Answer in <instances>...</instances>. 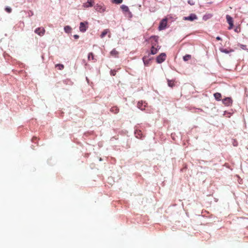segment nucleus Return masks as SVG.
I'll use <instances>...</instances> for the list:
<instances>
[{
    "mask_svg": "<svg viewBox=\"0 0 248 248\" xmlns=\"http://www.w3.org/2000/svg\"><path fill=\"white\" fill-rule=\"evenodd\" d=\"M110 111L114 114H117L119 111V109L117 107L114 106L110 108Z\"/></svg>",
    "mask_w": 248,
    "mask_h": 248,
    "instance_id": "f8f14e48",
    "label": "nucleus"
},
{
    "mask_svg": "<svg viewBox=\"0 0 248 248\" xmlns=\"http://www.w3.org/2000/svg\"><path fill=\"white\" fill-rule=\"evenodd\" d=\"M74 37L76 39H78L79 38V36L78 35H74Z\"/></svg>",
    "mask_w": 248,
    "mask_h": 248,
    "instance_id": "cd10ccee",
    "label": "nucleus"
},
{
    "mask_svg": "<svg viewBox=\"0 0 248 248\" xmlns=\"http://www.w3.org/2000/svg\"><path fill=\"white\" fill-rule=\"evenodd\" d=\"M112 3L115 4H121L123 2V0H112Z\"/></svg>",
    "mask_w": 248,
    "mask_h": 248,
    "instance_id": "b1692460",
    "label": "nucleus"
},
{
    "mask_svg": "<svg viewBox=\"0 0 248 248\" xmlns=\"http://www.w3.org/2000/svg\"><path fill=\"white\" fill-rule=\"evenodd\" d=\"M166 58V55L164 53H162L159 56H158L156 58V62L158 63H161L165 60Z\"/></svg>",
    "mask_w": 248,
    "mask_h": 248,
    "instance_id": "7ed1b4c3",
    "label": "nucleus"
},
{
    "mask_svg": "<svg viewBox=\"0 0 248 248\" xmlns=\"http://www.w3.org/2000/svg\"><path fill=\"white\" fill-rule=\"evenodd\" d=\"M88 59L89 61H90L91 60H93V54L92 52L89 53Z\"/></svg>",
    "mask_w": 248,
    "mask_h": 248,
    "instance_id": "5701e85b",
    "label": "nucleus"
},
{
    "mask_svg": "<svg viewBox=\"0 0 248 248\" xmlns=\"http://www.w3.org/2000/svg\"><path fill=\"white\" fill-rule=\"evenodd\" d=\"M93 0H88L86 4H85V6L87 7H92L93 6Z\"/></svg>",
    "mask_w": 248,
    "mask_h": 248,
    "instance_id": "2eb2a0df",
    "label": "nucleus"
},
{
    "mask_svg": "<svg viewBox=\"0 0 248 248\" xmlns=\"http://www.w3.org/2000/svg\"><path fill=\"white\" fill-rule=\"evenodd\" d=\"M35 32L38 34L39 35L42 36L44 35L45 32V30L44 28H38L35 29Z\"/></svg>",
    "mask_w": 248,
    "mask_h": 248,
    "instance_id": "6e6552de",
    "label": "nucleus"
},
{
    "mask_svg": "<svg viewBox=\"0 0 248 248\" xmlns=\"http://www.w3.org/2000/svg\"><path fill=\"white\" fill-rule=\"evenodd\" d=\"M168 84L169 86H170V87H173L174 86V81L173 80H168Z\"/></svg>",
    "mask_w": 248,
    "mask_h": 248,
    "instance_id": "412c9836",
    "label": "nucleus"
},
{
    "mask_svg": "<svg viewBox=\"0 0 248 248\" xmlns=\"http://www.w3.org/2000/svg\"><path fill=\"white\" fill-rule=\"evenodd\" d=\"M108 33H109L108 34V37L110 38V33L109 32V31L108 29H105L101 33V35H100V37L101 38H104Z\"/></svg>",
    "mask_w": 248,
    "mask_h": 248,
    "instance_id": "1a4fd4ad",
    "label": "nucleus"
},
{
    "mask_svg": "<svg viewBox=\"0 0 248 248\" xmlns=\"http://www.w3.org/2000/svg\"><path fill=\"white\" fill-rule=\"evenodd\" d=\"M64 30L66 32L69 33L71 32L72 29L70 26H66L64 27Z\"/></svg>",
    "mask_w": 248,
    "mask_h": 248,
    "instance_id": "aec40b11",
    "label": "nucleus"
},
{
    "mask_svg": "<svg viewBox=\"0 0 248 248\" xmlns=\"http://www.w3.org/2000/svg\"><path fill=\"white\" fill-rule=\"evenodd\" d=\"M197 19V16H185L184 18V20H189L190 21H192L195 19Z\"/></svg>",
    "mask_w": 248,
    "mask_h": 248,
    "instance_id": "ddd939ff",
    "label": "nucleus"
},
{
    "mask_svg": "<svg viewBox=\"0 0 248 248\" xmlns=\"http://www.w3.org/2000/svg\"><path fill=\"white\" fill-rule=\"evenodd\" d=\"M221 51L225 53H228L229 51L227 50L226 49H221Z\"/></svg>",
    "mask_w": 248,
    "mask_h": 248,
    "instance_id": "bb28decb",
    "label": "nucleus"
},
{
    "mask_svg": "<svg viewBox=\"0 0 248 248\" xmlns=\"http://www.w3.org/2000/svg\"><path fill=\"white\" fill-rule=\"evenodd\" d=\"M121 10L124 13L128 12H129V8L128 7L125 5H122L121 6Z\"/></svg>",
    "mask_w": 248,
    "mask_h": 248,
    "instance_id": "dca6fc26",
    "label": "nucleus"
},
{
    "mask_svg": "<svg viewBox=\"0 0 248 248\" xmlns=\"http://www.w3.org/2000/svg\"><path fill=\"white\" fill-rule=\"evenodd\" d=\"M142 60H143V62H144V65L145 66H148L150 63V59H148L147 57L144 56Z\"/></svg>",
    "mask_w": 248,
    "mask_h": 248,
    "instance_id": "9b49d317",
    "label": "nucleus"
},
{
    "mask_svg": "<svg viewBox=\"0 0 248 248\" xmlns=\"http://www.w3.org/2000/svg\"><path fill=\"white\" fill-rule=\"evenodd\" d=\"M87 24H88V23L87 22H81L80 23V26H79L80 31L81 32H85L88 28Z\"/></svg>",
    "mask_w": 248,
    "mask_h": 248,
    "instance_id": "39448f33",
    "label": "nucleus"
},
{
    "mask_svg": "<svg viewBox=\"0 0 248 248\" xmlns=\"http://www.w3.org/2000/svg\"><path fill=\"white\" fill-rule=\"evenodd\" d=\"M215 99L217 101H220L221 98V94L219 93H216L214 94Z\"/></svg>",
    "mask_w": 248,
    "mask_h": 248,
    "instance_id": "4468645a",
    "label": "nucleus"
},
{
    "mask_svg": "<svg viewBox=\"0 0 248 248\" xmlns=\"http://www.w3.org/2000/svg\"><path fill=\"white\" fill-rule=\"evenodd\" d=\"M94 8H95V9L96 11H97L101 13L103 12L104 11H105L106 10V7H105V5H104V4H103L102 3H99V4H97L94 6Z\"/></svg>",
    "mask_w": 248,
    "mask_h": 248,
    "instance_id": "f03ea898",
    "label": "nucleus"
},
{
    "mask_svg": "<svg viewBox=\"0 0 248 248\" xmlns=\"http://www.w3.org/2000/svg\"><path fill=\"white\" fill-rule=\"evenodd\" d=\"M145 106H146L145 105H143V104L142 102H139L137 104L138 108H139L141 110L145 109Z\"/></svg>",
    "mask_w": 248,
    "mask_h": 248,
    "instance_id": "f3484780",
    "label": "nucleus"
},
{
    "mask_svg": "<svg viewBox=\"0 0 248 248\" xmlns=\"http://www.w3.org/2000/svg\"><path fill=\"white\" fill-rule=\"evenodd\" d=\"M56 67L59 70H62L64 68V65L62 64H57L55 65Z\"/></svg>",
    "mask_w": 248,
    "mask_h": 248,
    "instance_id": "4be33fe9",
    "label": "nucleus"
},
{
    "mask_svg": "<svg viewBox=\"0 0 248 248\" xmlns=\"http://www.w3.org/2000/svg\"><path fill=\"white\" fill-rule=\"evenodd\" d=\"M191 58V56L189 54H187L183 57V60L184 61H187L190 60Z\"/></svg>",
    "mask_w": 248,
    "mask_h": 248,
    "instance_id": "6ab92c4d",
    "label": "nucleus"
},
{
    "mask_svg": "<svg viewBox=\"0 0 248 248\" xmlns=\"http://www.w3.org/2000/svg\"><path fill=\"white\" fill-rule=\"evenodd\" d=\"M227 20L228 24H229V27H228V29L231 30L233 26L234 20L231 16H227Z\"/></svg>",
    "mask_w": 248,
    "mask_h": 248,
    "instance_id": "423d86ee",
    "label": "nucleus"
},
{
    "mask_svg": "<svg viewBox=\"0 0 248 248\" xmlns=\"http://www.w3.org/2000/svg\"><path fill=\"white\" fill-rule=\"evenodd\" d=\"M151 39H154L155 43H152V46L151 50V53L152 55L155 54L157 52V49L155 47L156 46L155 43H157V38L155 36H152L150 38Z\"/></svg>",
    "mask_w": 248,
    "mask_h": 248,
    "instance_id": "f257e3e1",
    "label": "nucleus"
},
{
    "mask_svg": "<svg viewBox=\"0 0 248 248\" xmlns=\"http://www.w3.org/2000/svg\"><path fill=\"white\" fill-rule=\"evenodd\" d=\"M110 54L113 56H115V57H116L117 56L118 54V52L117 51H116L115 49H113L111 52H110Z\"/></svg>",
    "mask_w": 248,
    "mask_h": 248,
    "instance_id": "a211bd4d",
    "label": "nucleus"
},
{
    "mask_svg": "<svg viewBox=\"0 0 248 248\" xmlns=\"http://www.w3.org/2000/svg\"><path fill=\"white\" fill-rule=\"evenodd\" d=\"M216 39L217 40H221V38L220 37H219V36L217 37Z\"/></svg>",
    "mask_w": 248,
    "mask_h": 248,
    "instance_id": "c756f323",
    "label": "nucleus"
},
{
    "mask_svg": "<svg viewBox=\"0 0 248 248\" xmlns=\"http://www.w3.org/2000/svg\"><path fill=\"white\" fill-rule=\"evenodd\" d=\"M188 3L190 5H193L195 4V1L193 0H188Z\"/></svg>",
    "mask_w": 248,
    "mask_h": 248,
    "instance_id": "a878e982",
    "label": "nucleus"
},
{
    "mask_svg": "<svg viewBox=\"0 0 248 248\" xmlns=\"http://www.w3.org/2000/svg\"><path fill=\"white\" fill-rule=\"evenodd\" d=\"M135 136L137 138L141 139L142 138V132L140 130H137L135 132Z\"/></svg>",
    "mask_w": 248,
    "mask_h": 248,
    "instance_id": "9d476101",
    "label": "nucleus"
},
{
    "mask_svg": "<svg viewBox=\"0 0 248 248\" xmlns=\"http://www.w3.org/2000/svg\"><path fill=\"white\" fill-rule=\"evenodd\" d=\"M222 102L225 105L229 106L232 104V101L231 98L226 97L223 99Z\"/></svg>",
    "mask_w": 248,
    "mask_h": 248,
    "instance_id": "0eeeda50",
    "label": "nucleus"
},
{
    "mask_svg": "<svg viewBox=\"0 0 248 248\" xmlns=\"http://www.w3.org/2000/svg\"><path fill=\"white\" fill-rule=\"evenodd\" d=\"M167 24V20L166 18H164L161 20L159 26V30H162L165 29Z\"/></svg>",
    "mask_w": 248,
    "mask_h": 248,
    "instance_id": "20e7f679",
    "label": "nucleus"
},
{
    "mask_svg": "<svg viewBox=\"0 0 248 248\" xmlns=\"http://www.w3.org/2000/svg\"><path fill=\"white\" fill-rule=\"evenodd\" d=\"M5 10L7 12H8L9 13H10L12 12V9L10 7H6Z\"/></svg>",
    "mask_w": 248,
    "mask_h": 248,
    "instance_id": "393cba45",
    "label": "nucleus"
},
{
    "mask_svg": "<svg viewBox=\"0 0 248 248\" xmlns=\"http://www.w3.org/2000/svg\"><path fill=\"white\" fill-rule=\"evenodd\" d=\"M190 16H195V15H192V14H191V15H190Z\"/></svg>",
    "mask_w": 248,
    "mask_h": 248,
    "instance_id": "7c9ffc66",
    "label": "nucleus"
},
{
    "mask_svg": "<svg viewBox=\"0 0 248 248\" xmlns=\"http://www.w3.org/2000/svg\"><path fill=\"white\" fill-rule=\"evenodd\" d=\"M37 139V137H33L32 139V141H34L36 140Z\"/></svg>",
    "mask_w": 248,
    "mask_h": 248,
    "instance_id": "c85d7f7f",
    "label": "nucleus"
}]
</instances>
